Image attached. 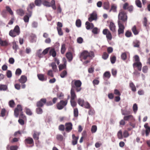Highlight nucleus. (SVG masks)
<instances>
[{
    "label": "nucleus",
    "mask_w": 150,
    "mask_h": 150,
    "mask_svg": "<svg viewBox=\"0 0 150 150\" xmlns=\"http://www.w3.org/2000/svg\"><path fill=\"white\" fill-rule=\"evenodd\" d=\"M82 82L79 80L74 79L72 80L71 83V88H75L76 92L80 91L82 88L81 87L82 85Z\"/></svg>",
    "instance_id": "1"
},
{
    "label": "nucleus",
    "mask_w": 150,
    "mask_h": 150,
    "mask_svg": "<svg viewBox=\"0 0 150 150\" xmlns=\"http://www.w3.org/2000/svg\"><path fill=\"white\" fill-rule=\"evenodd\" d=\"M127 16L126 13L123 11H120L118 15V20L117 23H118L119 21H120L121 23L125 24L126 25Z\"/></svg>",
    "instance_id": "2"
},
{
    "label": "nucleus",
    "mask_w": 150,
    "mask_h": 150,
    "mask_svg": "<svg viewBox=\"0 0 150 150\" xmlns=\"http://www.w3.org/2000/svg\"><path fill=\"white\" fill-rule=\"evenodd\" d=\"M94 57V53L93 51H91L88 52L87 51L85 50L81 53L80 58L81 60L82 59L86 60L89 57Z\"/></svg>",
    "instance_id": "3"
},
{
    "label": "nucleus",
    "mask_w": 150,
    "mask_h": 150,
    "mask_svg": "<svg viewBox=\"0 0 150 150\" xmlns=\"http://www.w3.org/2000/svg\"><path fill=\"white\" fill-rule=\"evenodd\" d=\"M20 33V28L18 26L16 25L13 30H11L9 32V35L12 37H15L18 35Z\"/></svg>",
    "instance_id": "4"
},
{
    "label": "nucleus",
    "mask_w": 150,
    "mask_h": 150,
    "mask_svg": "<svg viewBox=\"0 0 150 150\" xmlns=\"http://www.w3.org/2000/svg\"><path fill=\"white\" fill-rule=\"evenodd\" d=\"M26 15L23 18L24 21L26 23H28L29 21V18L32 15V11L30 10L29 8H27V12L25 13Z\"/></svg>",
    "instance_id": "5"
},
{
    "label": "nucleus",
    "mask_w": 150,
    "mask_h": 150,
    "mask_svg": "<svg viewBox=\"0 0 150 150\" xmlns=\"http://www.w3.org/2000/svg\"><path fill=\"white\" fill-rule=\"evenodd\" d=\"M118 35L120 37L121 34H123L124 33V30L125 28L124 25L125 24L121 23V22L119 21L118 23Z\"/></svg>",
    "instance_id": "6"
},
{
    "label": "nucleus",
    "mask_w": 150,
    "mask_h": 150,
    "mask_svg": "<svg viewBox=\"0 0 150 150\" xmlns=\"http://www.w3.org/2000/svg\"><path fill=\"white\" fill-rule=\"evenodd\" d=\"M23 108L22 106L19 104L18 105L14 110V114L15 116L18 117L19 114L21 112H23Z\"/></svg>",
    "instance_id": "7"
},
{
    "label": "nucleus",
    "mask_w": 150,
    "mask_h": 150,
    "mask_svg": "<svg viewBox=\"0 0 150 150\" xmlns=\"http://www.w3.org/2000/svg\"><path fill=\"white\" fill-rule=\"evenodd\" d=\"M103 33L104 35H106V37L108 42L111 40L112 39V35L110 32L107 29H105L103 30Z\"/></svg>",
    "instance_id": "8"
},
{
    "label": "nucleus",
    "mask_w": 150,
    "mask_h": 150,
    "mask_svg": "<svg viewBox=\"0 0 150 150\" xmlns=\"http://www.w3.org/2000/svg\"><path fill=\"white\" fill-rule=\"evenodd\" d=\"M67 103V100H61L57 105V108L59 110L62 109Z\"/></svg>",
    "instance_id": "9"
},
{
    "label": "nucleus",
    "mask_w": 150,
    "mask_h": 150,
    "mask_svg": "<svg viewBox=\"0 0 150 150\" xmlns=\"http://www.w3.org/2000/svg\"><path fill=\"white\" fill-rule=\"evenodd\" d=\"M25 145L27 146L28 145H30V147H32L34 145V142L33 139L30 137H28L25 139L24 141Z\"/></svg>",
    "instance_id": "10"
},
{
    "label": "nucleus",
    "mask_w": 150,
    "mask_h": 150,
    "mask_svg": "<svg viewBox=\"0 0 150 150\" xmlns=\"http://www.w3.org/2000/svg\"><path fill=\"white\" fill-rule=\"evenodd\" d=\"M63 61L64 63L63 64H61L59 66V71L63 69H66L67 60L65 58H63Z\"/></svg>",
    "instance_id": "11"
},
{
    "label": "nucleus",
    "mask_w": 150,
    "mask_h": 150,
    "mask_svg": "<svg viewBox=\"0 0 150 150\" xmlns=\"http://www.w3.org/2000/svg\"><path fill=\"white\" fill-rule=\"evenodd\" d=\"M47 101L45 98H42L40 100L38 101L37 103V106L38 107H42L44 104L46 103Z\"/></svg>",
    "instance_id": "12"
},
{
    "label": "nucleus",
    "mask_w": 150,
    "mask_h": 150,
    "mask_svg": "<svg viewBox=\"0 0 150 150\" xmlns=\"http://www.w3.org/2000/svg\"><path fill=\"white\" fill-rule=\"evenodd\" d=\"M97 18V14L95 12H93L90 15V16L88 18V20L89 22H91L93 20H96Z\"/></svg>",
    "instance_id": "13"
},
{
    "label": "nucleus",
    "mask_w": 150,
    "mask_h": 150,
    "mask_svg": "<svg viewBox=\"0 0 150 150\" xmlns=\"http://www.w3.org/2000/svg\"><path fill=\"white\" fill-rule=\"evenodd\" d=\"M41 132L35 130H34L33 134V137L34 139L35 140H38L39 139V137Z\"/></svg>",
    "instance_id": "14"
},
{
    "label": "nucleus",
    "mask_w": 150,
    "mask_h": 150,
    "mask_svg": "<svg viewBox=\"0 0 150 150\" xmlns=\"http://www.w3.org/2000/svg\"><path fill=\"white\" fill-rule=\"evenodd\" d=\"M142 64L140 62H137L133 64V68H137L139 71H141L142 68Z\"/></svg>",
    "instance_id": "15"
},
{
    "label": "nucleus",
    "mask_w": 150,
    "mask_h": 150,
    "mask_svg": "<svg viewBox=\"0 0 150 150\" xmlns=\"http://www.w3.org/2000/svg\"><path fill=\"white\" fill-rule=\"evenodd\" d=\"M65 131L67 132H70L72 129V125L71 122L66 123L65 124Z\"/></svg>",
    "instance_id": "16"
},
{
    "label": "nucleus",
    "mask_w": 150,
    "mask_h": 150,
    "mask_svg": "<svg viewBox=\"0 0 150 150\" xmlns=\"http://www.w3.org/2000/svg\"><path fill=\"white\" fill-rule=\"evenodd\" d=\"M144 127L145 129V134L146 136L147 137L149 135V133H150V127L148 125V123H145Z\"/></svg>",
    "instance_id": "17"
},
{
    "label": "nucleus",
    "mask_w": 150,
    "mask_h": 150,
    "mask_svg": "<svg viewBox=\"0 0 150 150\" xmlns=\"http://www.w3.org/2000/svg\"><path fill=\"white\" fill-rule=\"evenodd\" d=\"M109 27L110 30L113 33L116 32V26L113 22H110V23Z\"/></svg>",
    "instance_id": "18"
},
{
    "label": "nucleus",
    "mask_w": 150,
    "mask_h": 150,
    "mask_svg": "<svg viewBox=\"0 0 150 150\" xmlns=\"http://www.w3.org/2000/svg\"><path fill=\"white\" fill-rule=\"evenodd\" d=\"M37 76L39 79L42 81H46L47 78L46 76H45L43 74H38L37 75Z\"/></svg>",
    "instance_id": "19"
},
{
    "label": "nucleus",
    "mask_w": 150,
    "mask_h": 150,
    "mask_svg": "<svg viewBox=\"0 0 150 150\" xmlns=\"http://www.w3.org/2000/svg\"><path fill=\"white\" fill-rule=\"evenodd\" d=\"M72 145H74L77 144L78 139H79V137H76L75 136L74 134L72 135Z\"/></svg>",
    "instance_id": "20"
},
{
    "label": "nucleus",
    "mask_w": 150,
    "mask_h": 150,
    "mask_svg": "<svg viewBox=\"0 0 150 150\" xmlns=\"http://www.w3.org/2000/svg\"><path fill=\"white\" fill-rule=\"evenodd\" d=\"M21 83H24L27 81V76L25 75H22L18 80Z\"/></svg>",
    "instance_id": "21"
},
{
    "label": "nucleus",
    "mask_w": 150,
    "mask_h": 150,
    "mask_svg": "<svg viewBox=\"0 0 150 150\" xmlns=\"http://www.w3.org/2000/svg\"><path fill=\"white\" fill-rule=\"evenodd\" d=\"M66 56L69 62L71 61L73 59V57L72 53L70 52H67L66 54Z\"/></svg>",
    "instance_id": "22"
},
{
    "label": "nucleus",
    "mask_w": 150,
    "mask_h": 150,
    "mask_svg": "<svg viewBox=\"0 0 150 150\" xmlns=\"http://www.w3.org/2000/svg\"><path fill=\"white\" fill-rule=\"evenodd\" d=\"M16 12L17 14L21 16H23L25 13V11L22 8H19L17 9L16 11Z\"/></svg>",
    "instance_id": "23"
},
{
    "label": "nucleus",
    "mask_w": 150,
    "mask_h": 150,
    "mask_svg": "<svg viewBox=\"0 0 150 150\" xmlns=\"http://www.w3.org/2000/svg\"><path fill=\"white\" fill-rule=\"evenodd\" d=\"M71 100H74L76 97V95L74 89L71 88Z\"/></svg>",
    "instance_id": "24"
},
{
    "label": "nucleus",
    "mask_w": 150,
    "mask_h": 150,
    "mask_svg": "<svg viewBox=\"0 0 150 150\" xmlns=\"http://www.w3.org/2000/svg\"><path fill=\"white\" fill-rule=\"evenodd\" d=\"M86 25V28L87 29L89 30L90 29H92L94 28V26L93 23H90L88 22H86L85 24Z\"/></svg>",
    "instance_id": "25"
},
{
    "label": "nucleus",
    "mask_w": 150,
    "mask_h": 150,
    "mask_svg": "<svg viewBox=\"0 0 150 150\" xmlns=\"http://www.w3.org/2000/svg\"><path fill=\"white\" fill-rule=\"evenodd\" d=\"M123 119L126 121H133L134 120L133 116L131 115L124 116Z\"/></svg>",
    "instance_id": "26"
},
{
    "label": "nucleus",
    "mask_w": 150,
    "mask_h": 150,
    "mask_svg": "<svg viewBox=\"0 0 150 150\" xmlns=\"http://www.w3.org/2000/svg\"><path fill=\"white\" fill-rule=\"evenodd\" d=\"M132 30L134 34L135 35H138L139 32V31L137 29L135 25L134 26L132 27Z\"/></svg>",
    "instance_id": "27"
},
{
    "label": "nucleus",
    "mask_w": 150,
    "mask_h": 150,
    "mask_svg": "<svg viewBox=\"0 0 150 150\" xmlns=\"http://www.w3.org/2000/svg\"><path fill=\"white\" fill-rule=\"evenodd\" d=\"M49 53L50 55L54 57L56 56V52L54 48H51V49L49 51Z\"/></svg>",
    "instance_id": "28"
},
{
    "label": "nucleus",
    "mask_w": 150,
    "mask_h": 150,
    "mask_svg": "<svg viewBox=\"0 0 150 150\" xmlns=\"http://www.w3.org/2000/svg\"><path fill=\"white\" fill-rule=\"evenodd\" d=\"M129 86L132 91L135 92L136 91V87L134 83L132 82H131L130 83Z\"/></svg>",
    "instance_id": "29"
},
{
    "label": "nucleus",
    "mask_w": 150,
    "mask_h": 150,
    "mask_svg": "<svg viewBox=\"0 0 150 150\" xmlns=\"http://www.w3.org/2000/svg\"><path fill=\"white\" fill-rule=\"evenodd\" d=\"M18 146H8L6 147L7 150H17Z\"/></svg>",
    "instance_id": "30"
},
{
    "label": "nucleus",
    "mask_w": 150,
    "mask_h": 150,
    "mask_svg": "<svg viewBox=\"0 0 150 150\" xmlns=\"http://www.w3.org/2000/svg\"><path fill=\"white\" fill-rule=\"evenodd\" d=\"M117 6L115 4H112V5L111 8L109 10V12H110L112 11L113 12H115L117 11Z\"/></svg>",
    "instance_id": "31"
},
{
    "label": "nucleus",
    "mask_w": 150,
    "mask_h": 150,
    "mask_svg": "<svg viewBox=\"0 0 150 150\" xmlns=\"http://www.w3.org/2000/svg\"><path fill=\"white\" fill-rule=\"evenodd\" d=\"M66 50V45L64 44H63L61 46V52L62 54H63L65 53Z\"/></svg>",
    "instance_id": "32"
},
{
    "label": "nucleus",
    "mask_w": 150,
    "mask_h": 150,
    "mask_svg": "<svg viewBox=\"0 0 150 150\" xmlns=\"http://www.w3.org/2000/svg\"><path fill=\"white\" fill-rule=\"evenodd\" d=\"M117 136L118 138L119 139H123V135L122 134V131L121 130H120L117 132Z\"/></svg>",
    "instance_id": "33"
},
{
    "label": "nucleus",
    "mask_w": 150,
    "mask_h": 150,
    "mask_svg": "<svg viewBox=\"0 0 150 150\" xmlns=\"http://www.w3.org/2000/svg\"><path fill=\"white\" fill-rule=\"evenodd\" d=\"M103 7L104 9L106 10L109 9L110 7L109 3L108 2H104L103 4Z\"/></svg>",
    "instance_id": "34"
},
{
    "label": "nucleus",
    "mask_w": 150,
    "mask_h": 150,
    "mask_svg": "<svg viewBox=\"0 0 150 150\" xmlns=\"http://www.w3.org/2000/svg\"><path fill=\"white\" fill-rule=\"evenodd\" d=\"M7 89V86L6 85L1 84L0 86V91H6Z\"/></svg>",
    "instance_id": "35"
},
{
    "label": "nucleus",
    "mask_w": 150,
    "mask_h": 150,
    "mask_svg": "<svg viewBox=\"0 0 150 150\" xmlns=\"http://www.w3.org/2000/svg\"><path fill=\"white\" fill-rule=\"evenodd\" d=\"M8 105L10 107L13 108L15 106V103L14 100H12L9 101Z\"/></svg>",
    "instance_id": "36"
},
{
    "label": "nucleus",
    "mask_w": 150,
    "mask_h": 150,
    "mask_svg": "<svg viewBox=\"0 0 150 150\" xmlns=\"http://www.w3.org/2000/svg\"><path fill=\"white\" fill-rule=\"evenodd\" d=\"M78 103L80 105L83 107L84 103V100L83 99L79 98L78 100Z\"/></svg>",
    "instance_id": "37"
},
{
    "label": "nucleus",
    "mask_w": 150,
    "mask_h": 150,
    "mask_svg": "<svg viewBox=\"0 0 150 150\" xmlns=\"http://www.w3.org/2000/svg\"><path fill=\"white\" fill-rule=\"evenodd\" d=\"M67 73L66 70H64L62 71L60 74V76L62 78L65 77L67 75Z\"/></svg>",
    "instance_id": "38"
},
{
    "label": "nucleus",
    "mask_w": 150,
    "mask_h": 150,
    "mask_svg": "<svg viewBox=\"0 0 150 150\" xmlns=\"http://www.w3.org/2000/svg\"><path fill=\"white\" fill-rule=\"evenodd\" d=\"M42 3L41 0H35V4L36 6H40Z\"/></svg>",
    "instance_id": "39"
},
{
    "label": "nucleus",
    "mask_w": 150,
    "mask_h": 150,
    "mask_svg": "<svg viewBox=\"0 0 150 150\" xmlns=\"http://www.w3.org/2000/svg\"><path fill=\"white\" fill-rule=\"evenodd\" d=\"M51 66L52 67V69L54 71H56L57 69V65L55 63L52 62L51 64Z\"/></svg>",
    "instance_id": "40"
},
{
    "label": "nucleus",
    "mask_w": 150,
    "mask_h": 150,
    "mask_svg": "<svg viewBox=\"0 0 150 150\" xmlns=\"http://www.w3.org/2000/svg\"><path fill=\"white\" fill-rule=\"evenodd\" d=\"M25 113L27 115H32V112L30 109L26 108H25Z\"/></svg>",
    "instance_id": "41"
},
{
    "label": "nucleus",
    "mask_w": 150,
    "mask_h": 150,
    "mask_svg": "<svg viewBox=\"0 0 150 150\" xmlns=\"http://www.w3.org/2000/svg\"><path fill=\"white\" fill-rule=\"evenodd\" d=\"M125 35L126 37L129 38L132 36V34L131 31L128 30L126 32Z\"/></svg>",
    "instance_id": "42"
},
{
    "label": "nucleus",
    "mask_w": 150,
    "mask_h": 150,
    "mask_svg": "<svg viewBox=\"0 0 150 150\" xmlns=\"http://www.w3.org/2000/svg\"><path fill=\"white\" fill-rule=\"evenodd\" d=\"M111 75L109 71H106L103 74V76L106 78L109 79Z\"/></svg>",
    "instance_id": "43"
},
{
    "label": "nucleus",
    "mask_w": 150,
    "mask_h": 150,
    "mask_svg": "<svg viewBox=\"0 0 150 150\" xmlns=\"http://www.w3.org/2000/svg\"><path fill=\"white\" fill-rule=\"evenodd\" d=\"M97 127L96 125H93L92 126L91 128V132L93 133H95L97 131Z\"/></svg>",
    "instance_id": "44"
},
{
    "label": "nucleus",
    "mask_w": 150,
    "mask_h": 150,
    "mask_svg": "<svg viewBox=\"0 0 150 150\" xmlns=\"http://www.w3.org/2000/svg\"><path fill=\"white\" fill-rule=\"evenodd\" d=\"M76 25L78 27H80L81 26V21L80 19H77L76 22Z\"/></svg>",
    "instance_id": "45"
},
{
    "label": "nucleus",
    "mask_w": 150,
    "mask_h": 150,
    "mask_svg": "<svg viewBox=\"0 0 150 150\" xmlns=\"http://www.w3.org/2000/svg\"><path fill=\"white\" fill-rule=\"evenodd\" d=\"M43 5L47 7H50L51 6L50 3L47 1H44L42 3Z\"/></svg>",
    "instance_id": "46"
},
{
    "label": "nucleus",
    "mask_w": 150,
    "mask_h": 150,
    "mask_svg": "<svg viewBox=\"0 0 150 150\" xmlns=\"http://www.w3.org/2000/svg\"><path fill=\"white\" fill-rule=\"evenodd\" d=\"M6 9L7 11L11 15H13V12L11 8L8 6H6Z\"/></svg>",
    "instance_id": "47"
},
{
    "label": "nucleus",
    "mask_w": 150,
    "mask_h": 150,
    "mask_svg": "<svg viewBox=\"0 0 150 150\" xmlns=\"http://www.w3.org/2000/svg\"><path fill=\"white\" fill-rule=\"evenodd\" d=\"M133 110L134 112L135 113L137 112L138 110L137 105L136 103L134 104L133 106Z\"/></svg>",
    "instance_id": "48"
},
{
    "label": "nucleus",
    "mask_w": 150,
    "mask_h": 150,
    "mask_svg": "<svg viewBox=\"0 0 150 150\" xmlns=\"http://www.w3.org/2000/svg\"><path fill=\"white\" fill-rule=\"evenodd\" d=\"M74 117H77L78 116L79 112L77 108H75L74 110Z\"/></svg>",
    "instance_id": "49"
},
{
    "label": "nucleus",
    "mask_w": 150,
    "mask_h": 150,
    "mask_svg": "<svg viewBox=\"0 0 150 150\" xmlns=\"http://www.w3.org/2000/svg\"><path fill=\"white\" fill-rule=\"evenodd\" d=\"M108 54L107 52H103L102 56V57L104 59L106 60L108 58Z\"/></svg>",
    "instance_id": "50"
},
{
    "label": "nucleus",
    "mask_w": 150,
    "mask_h": 150,
    "mask_svg": "<svg viewBox=\"0 0 150 150\" xmlns=\"http://www.w3.org/2000/svg\"><path fill=\"white\" fill-rule=\"evenodd\" d=\"M135 3L136 5L139 8H141L142 7V3L140 0H136Z\"/></svg>",
    "instance_id": "51"
},
{
    "label": "nucleus",
    "mask_w": 150,
    "mask_h": 150,
    "mask_svg": "<svg viewBox=\"0 0 150 150\" xmlns=\"http://www.w3.org/2000/svg\"><path fill=\"white\" fill-rule=\"evenodd\" d=\"M110 60L111 63L113 64L116 61V57L115 56H111L110 57Z\"/></svg>",
    "instance_id": "52"
},
{
    "label": "nucleus",
    "mask_w": 150,
    "mask_h": 150,
    "mask_svg": "<svg viewBox=\"0 0 150 150\" xmlns=\"http://www.w3.org/2000/svg\"><path fill=\"white\" fill-rule=\"evenodd\" d=\"M56 139L59 141H62L63 139V137L61 134H57L56 136Z\"/></svg>",
    "instance_id": "53"
},
{
    "label": "nucleus",
    "mask_w": 150,
    "mask_h": 150,
    "mask_svg": "<svg viewBox=\"0 0 150 150\" xmlns=\"http://www.w3.org/2000/svg\"><path fill=\"white\" fill-rule=\"evenodd\" d=\"M121 58L123 60H125L127 59V54L126 53L124 52L121 55Z\"/></svg>",
    "instance_id": "54"
},
{
    "label": "nucleus",
    "mask_w": 150,
    "mask_h": 150,
    "mask_svg": "<svg viewBox=\"0 0 150 150\" xmlns=\"http://www.w3.org/2000/svg\"><path fill=\"white\" fill-rule=\"evenodd\" d=\"M134 47H139V46L140 42L139 41L136 40L133 42Z\"/></svg>",
    "instance_id": "55"
},
{
    "label": "nucleus",
    "mask_w": 150,
    "mask_h": 150,
    "mask_svg": "<svg viewBox=\"0 0 150 150\" xmlns=\"http://www.w3.org/2000/svg\"><path fill=\"white\" fill-rule=\"evenodd\" d=\"M41 50H39L37 52V55L40 58H41L42 57V52H41Z\"/></svg>",
    "instance_id": "56"
},
{
    "label": "nucleus",
    "mask_w": 150,
    "mask_h": 150,
    "mask_svg": "<svg viewBox=\"0 0 150 150\" xmlns=\"http://www.w3.org/2000/svg\"><path fill=\"white\" fill-rule=\"evenodd\" d=\"M13 48L15 50V52H16L18 48V47L15 42L13 43Z\"/></svg>",
    "instance_id": "57"
},
{
    "label": "nucleus",
    "mask_w": 150,
    "mask_h": 150,
    "mask_svg": "<svg viewBox=\"0 0 150 150\" xmlns=\"http://www.w3.org/2000/svg\"><path fill=\"white\" fill-rule=\"evenodd\" d=\"M35 7V5L33 3H30L29 6L27 8H29L30 10L32 11L33 8Z\"/></svg>",
    "instance_id": "58"
},
{
    "label": "nucleus",
    "mask_w": 150,
    "mask_h": 150,
    "mask_svg": "<svg viewBox=\"0 0 150 150\" xmlns=\"http://www.w3.org/2000/svg\"><path fill=\"white\" fill-rule=\"evenodd\" d=\"M123 135L124 138H127L129 136V134L128 131L125 130L123 132Z\"/></svg>",
    "instance_id": "59"
},
{
    "label": "nucleus",
    "mask_w": 150,
    "mask_h": 150,
    "mask_svg": "<svg viewBox=\"0 0 150 150\" xmlns=\"http://www.w3.org/2000/svg\"><path fill=\"white\" fill-rule=\"evenodd\" d=\"M57 29L58 31V34L59 35H63V33L62 31V28H59L57 27Z\"/></svg>",
    "instance_id": "60"
},
{
    "label": "nucleus",
    "mask_w": 150,
    "mask_h": 150,
    "mask_svg": "<svg viewBox=\"0 0 150 150\" xmlns=\"http://www.w3.org/2000/svg\"><path fill=\"white\" fill-rule=\"evenodd\" d=\"M36 112L38 114H41L42 112V109L40 107L36 108Z\"/></svg>",
    "instance_id": "61"
},
{
    "label": "nucleus",
    "mask_w": 150,
    "mask_h": 150,
    "mask_svg": "<svg viewBox=\"0 0 150 150\" xmlns=\"http://www.w3.org/2000/svg\"><path fill=\"white\" fill-rule=\"evenodd\" d=\"M50 49V47H48L47 48L45 49V50H44L42 52V54L44 55H45L47 54V53L48 52L49 49Z\"/></svg>",
    "instance_id": "62"
},
{
    "label": "nucleus",
    "mask_w": 150,
    "mask_h": 150,
    "mask_svg": "<svg viewBox=\"0 0 150 150\" xmlns=\"http://www.w3.org/2000/svg\"><path fill=\"white\" fill-rule=\"evenodd\" d=\"M83 42V39L81 37H80L77 39V42L79 44L82 43Z\"/></svg>",
    "instance_id": "63"
},
{
    "label": "nucleus",
    "mask_w": 150,
    "mask_h": 150,
    "mask_svg": "<svg viewBox=\"0 0 150 150\" xmlns=\"http://www.w3.org/2000/svg\"><path fill=\"white\" fill-rule=\"evenodd\" d=\"M58 129L61 131H64L65 129L64 126L63 125H60L59 126Z\"/></svg>",
    "instance_id": "64"
}]
</instances>
